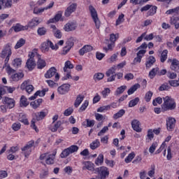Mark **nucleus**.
<instances>
[{
  "label": "nucleus",
  "mask_w": 179,
  "mask_h": 179,
  "mask_svg": "<svg viewBox=\"0 0 179 179\" xmlns=\"http://www.w3.org/2000/svg\"><path fill=\"white\" fill-rule=\"evenodd\" d=\"M164 103L162 105V108L163 111H173L176 110L177 107V103H176V99L171 98V96H165L163 98Z\"/></svg>",
  "instance_id": "f257e3e1"
},
{
  "label": "nucleus",
  "mask_w": 179,
  "mask_h": 179,
  "mask_svg": "<svg viewBox=\"0 0 179 179\" xmlns=\"http://www.w3.org/2000/svg\"><path fill=\"white\" fill-rule=\"evenodd\" d=\"M127 90V85H122L117 88L115 94V96H120V94H122L124 91Z\"/></svg>",
  "instance_id": "72a5a7b5"
},
{
  "label": "nucleus",
  "mask_w": 179,
  "mask_h": 179,
  "mask_svg": "<svg viewBox=\"0 0 179 179\" xmlns=\"http://www.w3.org/2000/svg\"><path fill=\"white\" fill-rule=\"evenodd\" d=\"M2 8H12V0H0V10Z\"/></svg>",
  "instance_id": "6ab92c4d"
},
{
  "label": "nucleus",
  "mask_w": 179,
  "mask_h": 179,
  "mask_svg": "<svg viewBox=\"0 0 179 179\" xmlns=\"http://www.w3.org/2000/svg\"><path fill=\"white\" fill-rule=\"evenodd\" d=\"M179 6L175 8H172V9H169L166 12V15H172V13H176V15H179Z\"/></svg>",
  "instance_id": "8fccbe9b"
},
{
  "label": "nucleus",
  "mask_w": 179,
  "mask_h": 179,
  "mask_svg": "<svg viewBox=\"0 0 179 179\" xmlns=\"http://www.w3.org/2000/svg\"><path fill=\"white\" fill-rule=\"evenodd\" d=\"M41 23V20L40 18L34 17L33 18L27 25V27H30V29H33V27H36V26H38Z\"/></svg>",
  "instance_id": "aec40b11"
},
{
  "label": "nucleus",
  "mask_w": 179,
  "mask_h": 179,
  "mask_svg": "<svg viewBox=\"0 0 179 179\" xmlns=\"http://www.w3.org/2000/svg\"><path fill=\"white\" fill-rule=\"evenodd\" d=\"M45 65H47V63H45V60L39 58L37 62L38 69H43V68H45Z\"/></svg>",
  "instance_id": "e433bc0d"
},
{
  "label": "nucleus",
  "mask_w": 179,
  "mask_h": 179,
  "mask_svg": "<svg viewBox=\"0 0 179 179\" xmlns=\"http://www.w3.org/2000/svg\"><path fill=\"white\" fill-rule=\"evenodd\" d=\"M76 27H78V24L74 22H69L64 25V31H73V30H76Z\"/></svg>",
  "instance_id": "4468645a"
},
{
  "label": "nucleus",
  "mask_w": 179,
  "mask_h": 179,
  "mask_svg": "<svg viewBox=\"0 0 179 179\" xmlns=\"http://www.w3.org/2000/svg\"><path fill=\"white\" fill-rule=\"evenodd\" d=\"M159 67L153 68L150 72H149V78L150 79H153L156 75L159 73Z\"/></svg>",
  "instance_id": "c9c22d12"
},
{
  "label": "nucleus",
  "mask_w": 179,
  "mask_h": 179,
  "mask_svg": "<svg viewBox=\"0 0 179 179\" xmlns=\"http://www.w3.org/2000/svg\"><path fill=\"white\" fill-rule=\"evenodd\" d=\"M18 121L20 122H23L24 125H29V120H27V118L26 117V115L20 114Z\"/></svg>",
  "instance_id": "ea45409f"
},
{
  "label": "nucleus",
  "mask_w": 179,
  "mask_h": 179,
  "mask_svg": "<svg viewBox=\"0 0 179 179\" xmlns=\"http://www.w3.org/2000/svg\"><path fill=\"white\" fill-rule=\"evenodd\" d=\"M170 23L171 24L175 26V29H176V30L179 29V22L176 17H171L170 18Z\"/></svg>",
  "instance_id": "f704fd0d"
},
{
  "label": "nucleus",
  "mask_w": 179,
  "mask_h": 179,
  "mask_svg": "<svg viewBox=\"0 0 179 179\" xmlns=\"http://www.w3.org/2000/svg\"><path fill=\"white\" fill-rule=\"evenodd\" d=\"M169 83L170 86H172L173 87H178L179 86V80H169Z\"/></svg>",
  "instance_id": "680f3d73"
},
{
  "label": "nucleus",
  "mask_w": 179,
  "mask_h": 179,
  "mask_svg": "<svg viewBox=\"0 0 179 179\" xmlns=\"http://www.w3.org/2000/svg\"><path fill=\"white\" fill-rule=\"evenodd\" d=\"M26 66L27 67L29 71H33V69H34V67L36 66V62L34 61V59H28L26 63Z\"/></svg>",
  "instance_id": "bb28decb"
},
{
  "label": "nucleus",
  "mask_w": 179,
  "mask_h": 179,
  "mask_svg": "<svg viewBox=\"0 0 179 179\" xmlns=\"http://www.w3.org/2000/svg\"><path fill=\"white\" fill-rule=\"evenodd\" d=\"M135 157V152H131L129 155L125 158L124 162L125 163H131L132 159Z\"/></svg>",
  "instance_id": "3c124183"
},
{
  "label": "nucleus",
  "mask_w": 179,
  "mask_h": 179,
  "mask_svg": "<svg viewBox=\"0 0 179 179\" xmlns=\"http://www.w3.org/2000/svg\"><path fill=\"white\" fill-rule=\"evenodd\" d=\"M156 148H157V143H153L149 148L150 153H155V150H156Z\"/></svg>",
  "instance_id": "0e129e2a"
},
{
  "label": "nucleus",
  "mask_w": 179,
  "mask_h": 179,
  "mask_svg": "<svg viewBox=\"0 0 179 179\" xmlns=\"http://www.w3.org/2000/svg\"><path fill=\"white\" fill-rule=\"evenodd\" d=\"M170 68L171 71L179 73V61L177 59H173Z\"/></svg>",
  "instance_id": "5701e85b"
},
{
  "label": "nucleus",
  "mask_w": 179,
  "mask_h": 179,
  "mask_svg": "<svg viewBox=\"0 0 179 179\" xmlns=\"http://www.w3.org/2000/svg\"><path fill=\"white\" fill-rule=\"evenodd\" d=\"M83 170H89L90 171H93L94 170V164L87 161L83 162Z\"/></svg>",
  "instance_id": "412c9836"
},
{
  "label": "nucleus",
  "mask_w": 179,
  "mask_h": 179,
  "mask_svg": "<svg viewBox=\"0 0 179 179\" xmlns=\"http://www.w3.org/2000/svg\"><path fill=\"white\" fill-rule=\"evenodd\" d=\"M141 122L138 120H134L131 122V127L134 129V131H136V132H142V129L141 128Z\"/></svg>",
  "instance_id": "dca6fc26"
},
{
  "label": "nucleus",
  "mask_w": 179,
  "mask_h": 179,
  "mask_svg": "<svg viewBox=\"0 0 179 179\" xmlns=\"http://www.w3.org/2000/svg\"><path fill=\"white\" fill-rule=\"evenodd\" d=\"M124 114H125V110L121 109L117 113L114 114L113 118L114 120H118V118H121Z\"/></svg>",
  "instance_id": "a18cd8bd"
},
{
  "label": "nucleus",
  "mask_w": 179,
  "mask_h": 179,
  "mask_svg": "<svg viewBox=\"0 0 179 179\" xmlns=\"http://www.w3.org/2000/svg\"><path fill=\"white\" fill-rule=\"evenodd\" d=\"M52 76H55V82H58V80H59V73H57V69H55V67H51L45 73V78L46 79H51Z\"/></svg>",
  "instance_id": "423d86ee"
},
{
  "label": "nucleus",
  "mask_w": 179,
  "mask_h": 179,
  "mask_svg": "<svg viewBox=\"0 0 179 179\" xmlns=\"http://www.w3.org/2000/svg\"><path fill=\"white\" fill-rule=\"evenodd\" d=\"M62 125V122L61 120H58L55 122L54 124H51L49 129H50L51 132H57L58 131V128Z\"/></svg>",
  "instance_id": "393cba45"
},
{
  "label": "nucleus",
  "mask_w": 179,
  "mask_h": 179,
  "mask_svg": "<svg viewBox=\"0 0 179 179\" xmlns=\"http://www.w3.org/2000/svg\"><path fill=\"white\" fill-rule=\"evenodd\" d=\"M96 171H97L99 174V176H97L96 178L106 179L110 175V171H108V168L106 166H101L100 168H97L96 169Z\"/></svg>",
  "instance_id": "0eeeda50"
},
{
  "label": "nucleus",
  "mask_w": 179,
  "mask_h": 179,
  "mask_svg": "<svg viewBox=\"0 0 179 179\" xmlns=\"http://www.w3.org/2000/svg\"><path fill=\"white\" fill-rule=\"evenodd\" d=\"M61 17H62V13L59 11L55 15L54 18H51L48 20V23H56L57 22H59V19H61Z\"/></svg>",
  "instance_id": "7c9ffc66"
},
{
  "label": "nucleus",
  "mask_w": 179,
  "mask_h": 179,
  "mask_svg": "<svg viewBox=\"0 0 179 179\" xmlns=\"http://www.w3.org/2000/svg\"><path fill=\"white\" fill-rule=\"evenodd\" d=\"M120 37V34H110V41H111V43H113L114 44V43H115V41H117V39Z\"/></svg>",
  "instance_id": "052dcab7"
},
{
  "label": "nucleus",
  "mask_w": 179,
  "mask_h": 179,
  "mask_svg": "<svg viewBox=\"0 0 179 179\" xmlns=\"http://www.w3.org/2000/svg\"><path fill=\"white\" fill-rule=\"evenodd\" d=\"M145 54H146V50H141L136 53V57L134 59L133 65L136 64H141L142 62V58H143Z\"/></svg>",
  "instance_id": "1a4fd4ad"
},
{
  "label": "nucleus",
  "mask_w": 179,
  "mask_h": 179,
  "mask_svg": "<svg viewBox=\"0 0 179 179\" xmlns=\"http://www.w3.org/2000/svg\"><path fill=\"white\" fill-rule=\"evenodd\" d=\"M110 108H111V106H110V105L101 106L97 109V112L103 113L104 111H107L108 110H110Z\"/></svg>",
  "instance_id": "13d9d810"
},
{
  "label": "nucleus",
  "mask_w": 179,
  "mask_h": 179,
  "mask_svg": "<svg viewBox=\"0 0 179 179\" xmlns=\"http://www.w3.org/2000/svg\"><path fill=\"white\" fill-rule=\"evenodd\" d=\"M117 69V66H112L110 69H109L106 73V75L108 78H110V76H111V75H115V71Z\"/></svg>",
  "instance_id": "a19ab883"
},
{
  "label": "nucleus",
  "mask_w": 179,
  "mask_h": 179,
  "mask_svg": "<svg viewBox=\"0 0 179 179\" xmlns=\"http://www.w3.org/2000/svg\"><path fill=\"white\" fill-rule=\"evenodd\" d=\"M156 12H157V6H154L152 8H150L148 12V16H153V15H156Z\"/></svg>",
  "instance_id": "864d4df0"
},
{
  "label": "nucleus",
  "mask_w": 179,
  "mask_h": 179,
  "mask_svg": "<svg viewBox=\"0 0 179 179\" xmlns=\"http://www.w3.org/2000/svg\"><path fill=\"white\" fill-rule=\"evenodd\" d=\"M139 103V98L136 97L133 100H131L129 103V107H135L136 104Z\"/></svg>",
  "instance_id": "6e6d98bb"
},
{
  "label": "nucleus",
  "mask_w": 179,
  "mask_h": 179,
  "mask_svg": "<svg viewBox=\"0 0 179 179\" xmlns=\"http://www.w3.org/2000/svg\"><path fill=\"white\" fill-rule=\"evenodd\" d=\"M170 89H171V87H170V85H169L168 83L162 84V85L159 87V92H163V91H164V90H170Z\"/></svg>",
  "instance_id": "603ef678"
},
{
  "label": "nucleus",
  "mask_w": 179,
  "mask_h": 179,
  "mask_svg": "<svg viewBox=\"0 0 179 179\" xmlns=\"http://www.w3.org/2000/svg\"><path fill=\"white\" fill-rule=\"evenodd\" d=\"M103 162H104V155H103V154H100L95 160V164H96V166H100Z\"/></svg>",
  "instance_id": "49530a36"
},
{
  "label": "nucleus",
  "mask_w": 179,
  "mask_h": 179,
  "mask_svg": "<svg viewBox=\"0 0 179 179\" xmlns=\"http://www.w3.org/2000/svg\"><path fill=\"white\" fill-rule=\"evenodd\" d=\"M124 17H125V15L124 14H121L119 15L118 18L116 20V26H120V24H121V23H124V21L125 20V19H124Z\"/></svg>",
  "instance_id": "09e8293b"
},
{
  "label": "nucleus",
  "mask_w": 179,
  "mask_h": 179,
  "mask_svg": "<svg viewBox=\"0 0 179 179\" xmlns=\"http://www.w3.org/2000/svg\"><path fill=\"white\" fill-rule=\"evenodd\" d=\"M13 29L14 31L17 33V32L22 31L23 30H29V27L22 26L20 24H16L15 26L13 27Z\"/></svg>",
  "instance_id": "a878e982"
},
{
  "label": "nucleus",
  "mask_w": 179,
  "mask_h": 179,
  "mask_svg": "<svg viewBox=\"0 0 179 179\" xmlns=\"http://www.w3.org/2000/svg\"><path fill=\"white\" fill-rule=\"evenodd\" d=\"M90 51H93V46L85 45L79 50V54L80 55H85L86 52H90Z\"/></svg>",
  "instance_id": "a211bd4d"
},
{
  "label": "nucleus",
  "mask_w": 179,
  "mask_h": 179,
  "mask_svg": "<svg viewBox=\"0 0 179 179\" xmlns=\"http://www.w3.org/2000/svg\"><path fill=\"white\" fill-rule=\"evenodd\" d=\"M152 96H153V92H152L151 91H149L145 94V101H147V103H149V101H150V100L152 99Z\"/></svg>",
  "instance_id": "bf43d9fd"
},
{
  "label": "nucleus",
  "mask_w": 179,
  "mask_h": 179,
  "mask_svg": "<svg viewBox=\"0 0 179 179\" xmlns=\"http://www.w3.org/2000/svg\"><path fill=\"white\" fill-rule=\"evenodd\" d=\"M13 66H14V68H19V66H20V65H22V59L20 58H16L13 61L12 63Z\"/></svg>",
  "instance_id": "c03bdc74"
},
{
  "label": "nucleus",
  "mask_w": 179,
  "mask_h": 179,
  "mask_svg": "<svg viewBox=\"0 0 179 179\" xmlns=\"http://www.w3.org/2000/svg\"><path fill=\"white\" fill-rule=\"evenodd\" d=\"M76 8H78V4L76 3H71L66 9L64 16H66V17H69V16H71V15H72V13L76 10Z\"/></svg>",
  "instance_id": "9d476101"
},
{
  "label": "nucleus",
  "mask_w": 179,
  "mask_h": 179,
  "mask_svg": "<svg viewBox=\"0 0 179 179\" xmlns=\"http://www.w3.org/2000/svg\"><path fill=\"white\" fill-rule=\"evenodd\" d=\"M84 99H85V96L83 95L78 94L77 96V98L74 103V106L76 107V108H78V107L80 106V103L83 101Z\"/></svg>",
  "instance_id": "c85d7f7f"
},
{
  "label": "nucleus",
  "mask_w": 179,
  "mask_h": 179,
  "mask_svg": "<svg viewBox=\"0 0 179 179\" xmlns=\"http://www.w3.org/2000/svg\"><path fill=\"white\" fill-rule=\"evenodd\" d=\"M89 10L91 13V16L95 23V26L96 29H100V20L99 19V16L97 15V11L96 10V8L93 7V6H89Z\"/></svg>",
  "instance_id": "39448f33"
},
{
  "label": "nucleus",
  "mask_w": 179,
  "mask_h": 179,
  "mask_svg": "<svg viewBox=\"0 0 179 179\" xmlns=\"http://www.w3.org/2000/svg\"><path fill=\"white\" fill-rule=\"evenodd\" d=\"M24 76V74L23 73H17L11 76V79L14 82H17V80H20V79H22Z\"/></svg>",
  "instance_id": "c756f323"
},
{
  "label": "nucleus",
  "mask_w": 179,
  "mask_h": 179,
  "mask_svg": "<svg viewBox=\"0 0 179 179\" xmlns=\"http://www.w3.org/2000/svg\"><path fill=\"white\" fill-rule=\"evenodd\" d=\"M167 76L169 79H176V78H177V73L171 71H168Z\"/></svg>",
  "instance_id": "69168bd1"
},
{
  "label": "nucleus",
  "mask_w": 179,
  "mask_h": 179,
  "mask_svg": "<svg viewBox=\"0 0 179 179\" xmlns=\"http://www.w3.org/2000/svg\"><path fill=\"white\" fill-rule=\"evenodd\" d=\"M50 28L56 38H61V37H62V33L61 32V30L58 29L55 25H50Z\"/></svg>",
  "instance_id": "f3484780"
},
{
  "label": "nucleus",
  "mask_w": 179,
  "mask_h": 179,
  "mask_svg": "<svg viewBox=\"0 0 179 179\" xmlns=\"http://www.w3.org/2000/svg\"><path fill=\"white\" fill-rule=\"evenodd\" d=\"M52 6H54V1H52L51 3H50L48 6H47V7H44V8H34V13L35 15H40V13H43V12H44V10L51 9V8H52Z\"/></svg>",
  "instance_id": "2eb2a0df"
},
{
  "label": "nucleus",
  "mask_w": 179,
  "mask_h": 179,
  "mask_svg": "<svg viewBox=\"0 0 179 179\" xmlns=\"http://www.w3.org/2000/svg\"><path fill=\"white\" fill-rule=\"evenodd\" d=\"M100 146V141L99 139H96L95 141H92V143H90V147L92 149V150H95V149H97Z\"/></svg>",
  "instance_id": "4c0bfd02"
},
{
  "label": "nucleus",
  "mask_w": 179,
  "mask_h": 179,
  "mask_svg": "<svg viewBox=\"0 0 179 179\" xmlns=\"http://www.w3.org/2000/svg\"><path fill=\"white\" fill-rule=\"evenodd\" d=\"M50 48H51V50H58L59 46L57 44H55L54 45V43H52V42H51V41L50 40H47V41L43 42L41 44V50L43 51V52H46L47 51H49Z\"/></svg>",
  "instance_id": "20e7f679"
},
{
  "label": "nucleus",
  "mask_w": 179,
  "mask_h": 179,
  "mask_svg": "<svg viewBox=\"0 0 179 179\" xmlns=\"http://www.w3.org/2000/svg\"><path fill=\"white\" fill-rule=\"evenodd\" d=\"M35 119H33L31 121V127L33 128L36 131V132L38 131V129H37V126H36V121H41V120H44L45 116L47 115V113L41 111L34 113Z\"/></svg>",
  "instance_id": "f03ea898"
},
{
  "label": "nucleus",
  "mask_w": 179,
  "mask_h": 179,
  "mask_svg": "<svg viewBox=\"0 0 179 179\" xmlns=\"http://www.w3.org/2000/svg\"><path fill=\"white\" fill-rule=\"evenodd\" d=\"M146 48H148V45L146 43H143L136 49V51H141V50H146Z\"/></svg>",
  "instance_id": "774afa93"
},
{
  "label": "nucleus",
  "mask_w": 179,
  "mask_h": 179,
  "mask_svg": "<svg viewBox=\"0 0 179 179\" xmlns=\"http://www.w3.org/2000/svg\"><path fill=\"white\" fill-rule=\"evenodd\" d=\"M167 54H169V50H164L163 52L161 54L160 57V62L164 63L166 62L167 59Z\"/></svg>",
  "instance_id": "79ce46f5"
},
{
  "label": "nucleus",
  "mask_w": 179,
  "mask_h": 179,
  "mask_svg": "<svg viewBox=\"0 0 179 179\" xmlns=\"http://www.w3.org/2000/svg\"><path fill=\"white\" fill-rule=\"evenodd\" d=\"M137 89H141V85L139 83H136L134 85L131 86L127 91V94L131 96V94H134L135 92H136Z\"/></svg>",
  "instance_id": "cd10ccee"
},
{
  "label": "nucleus",
  "mask_w": 179,
  "mask_h": 179,
  "mask_svg": "<svg viewBox=\"0 0 179 179\" xmlns=\"http://www.w3.org/2000/svg\"><path fill=\"white\" fill-rule=\"evenodd\" d=\"M29 104V102L27 101V98L24 95H22L20 101V107H27Z\"/></svg>",
  "instance_id": "2f4dec72"
},
{
  "label": "nucleus",
  "mask_w": 179,
  "mask_h": 179,
  "mask_svg": "<svg viewBox=\"0 0 179 179\" xmlns=\"http://www.w3.org/2000/svg\"><path fill=\"white\" fill-rule=\"evenodd\" d=\"M10 55H12V47L10 45L7 44L2 50L1 55L2 58H6L4 60V64L6 66V64L9 62V58H10Z\"/></svg>",
  "instance_id": "7ed1b4c3"
},
{
  "label": "nucleus",
  "mask_w": 179,
  "mask_h": 179,
  "mask_svg": "<svg viewBox=\"0 0 179 179\" xmlns=\"http://www.w3.org/2000/svg\"><path fill=\"white\" fill-rule=\"evenodd\" d=\"M24 44H26V40L23 38H20L15 45V49L17 50L20 48L21 47H23Z\"/></svg>",
  "instance_id": "37998d69"
},
{
  "label": "nucleus",
  "mask_w": 179,
  "mask_h": 179,
  "mask_svg": "<svg viewBox=\"0 0 179 179\" xmlns=\"http://www.w3.org/2000/svg\"><path fill=\"white\" fill-rule=\"evenodd\" d=\"M21 127L22 124H20V123H14L12 125V129H13V131H19Z\"/></svg>",
  "instance_id": "338daca9"
},
{
  "label": "nucleus",
  "mask_w": 179,
  "mask_h": 179,
  "mask_svg": "<svg viewBox=\"0 0 179 179\" xmlns=\"http://www.w3.org/2000/svg\"><path fill=\"white\" fill-rule=\"evenodd\" d=\"M33 145H34V141H31L28 142V143L24 148H22L25 157H27V156L31 153V148H33Z\"/></svg>",
  "instance_id": "9b49d317"
},
{
  "label": "nucleus",
  "mask_w": 179,
  "mask_h": 179,
  "mask_svg": "<svg viewBox=\"0 0 179 179\" xmlns=\"http://www.w3.org/2000/svg\"><path fill=\"white\" fill-rule=\"evenodd\" d=\"M68 69H73V64L71 61H66L63 69L64 72H68Z\"/></svg>",
  "instance_id": "58836bf2"
},
{
  "label": "nucleus",
  "mask_w": 179,
  "mask_h": 179,
  "mask_svg": "<svg viewBox=\"0 0 179 179\" xmlns=\"http://www.w3.org/2000/svg\"><path fill=\"white\" fill-rule=\"evenodd\" d=\"M5 66L6 67L7 73H8L9 75L10 73H15V72H16V71L12 69L10 66L8 64V63L6 64V65H5V63H4L3 68H5Z\"/></svg>",
  "instance_id": "5fc2aeb1"
},
{
  "label": "nucleus",
  "mask_w": 179,
  "mask_h": 179,
  "mask_svg": "<svg viewBox=\"0 0 179 179\" xmlns=\"http://www.w3.org/2000/svg\"><path fill=\"white\" fill-rule=\"evenodd\" d=\"M38 36H45L47 33V29L45 27H40L37 30Z\"/></svg>",
  "instance_id": "4d7b16f0"
},
{
  "label": "nucleus",
  "mask_w": 179,
  "mask_h": 179,
  "mask_svg": "<svg viewBox=\"0 0 179 179\" xmlns=\"http://www.w3.org/2000/svg\"><path fill=\"white\" fill-rule=\"evenodd\" d=\"M104 78V73H96L94 75L93 79L95 80V82H97V80H101Z\"/></svg>",
  "instance_id": "de8ad7c7"
},
{
  "label": "nucleus",
  "mask_w": 179,
  "mask_h": 179,
  "mask_svg": "<svg viewBox=\"0 0 179 179\" xmlns=\"http://www.w3.org/2000/svg\"><path fill=\"white\" fill-rule=\"evenodd\" d=\"M3 101L8 108H13V107H15V100L13 99L5 97Z\"/></svg>",
  "instance_id": "b1692460"
},
{
  "label": "nucleus",
  "mask_w": 179,
  "mask_h": 179,
  "mask_svg": "<svg viewBox=\"0 0 179 179\" xmlns=\"http://www.w3.org/2000/svg\"><path fill=\"white\" fill-rule=\"evenodd\" d=\"M155 62H156V58H155L153 56H150L145 62L146 69H150V68H152Z\"/></svg>",
  "instance_id": "4be33fe9"
},
{
  "label": "nucleus",
  "mask_w": 179,
  "mask_h": 179,
  "mask_svg": "<svg viewBox=\"0 0 179 179\" xmlns=\"http://www.w3.org/2000/svg\"><path fill=\"white\" fill-rule=\"evenodd\" d=\"M166 128L169 131H173L176 128V118L169 117L166 120Z\"/></svg>",
  "instance_id": "ddd939ff"
},
{
  "label": "nucleus",
  "mask_w": 179,
  "mask_h": 179,
  "mask_svg": "<svg viewBox=\"0 0 179 179\" xmlns=\"http://www.w3.org/2000/svg\"><path fill=\"white\" fill-rule=\"evenodd\" d=\"M163 103V99L160 97H157L155 99L153 100L152 104L153 106H156L158 104H162Z\"/></svg>",
  "instance_id": "e2e57ef3"
},
{
  "label": "nucleus",
  "mask_w": 179,
  "mask_h": 179,
  "mask_svg": "<svg viewBox=\"0 0 179 179\" xmlns=\"http://www.w3.org/2000/svg\"><path fill=\"white\" fill-rule=\"evenodd\" d=\"M55 162V154L48 155V157H46V159H45L46 164H54Z\"/></svg>",
  "instance_id": "473e14b6"
},
{
  "label": "nucleus",
  "mask_w": 179,
  "mask_h": 179,
  "mask_svg": "<svg viewBox=\"0 0 179 179\" xmlns=\"http://www.w3.org/2000/svg\"><path fill=\"white\" fill-rule=\"evenodd\" d=\"M71 89V85L63 84L57 88V92L59 94H66Z\"/></svg>",
  "instance_id": "f8f14e48"
},
{
  "label": "nucleus",
  "mask_w": 179,
  "mask_h": 179,
  "mask_svg": "<svg viewBox=\"0 0 179 179\" xmlns=\"http://www.w3.org/2000/svg\"><path fill=\"white\" fill-rule=\"evenodd\" d=\"M78 149L79 147H78V145H71V147L62 151L60 155V157H62V159H65V157H68V156L70 155L71 153H75V152H78Z\"/></svg>",
  "instance_id": "6e6552de"
}]
</instances>
